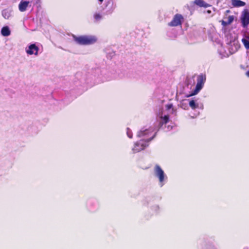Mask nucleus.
Returning <instances> with one entry per match:
<instances>
[{"label":"nucleus","mask_w":249,"mask_h":249,"mask_svg":"<svg viewBox=\"0 0 249 249\" xmlns=\"http://www.w3.org/2000/svg\"><path fill=\"white\" fill-rule=\"evenodd\" d=\"M184 21L183 17L179 14H176L171 22L168 23V25L170 27H176L181 25Z\"/></svg>","instance_id":"7ed1b4c3"},{"label":"nucleus","mask_w":249,"mask_h":249,"mask_svg":"<svg viewBox=\"0 0 249 249\" xmlns=\"http://www.w3.org/2000/svg\"><path fill=\"white\" fill-rule=\"evenodd\" d=\"M163 124H167L169 122V117L167 115H165L163 117Z\"/></svg>","instance_id":"dca6fc26"},{"label":"nucleus","mask_w":249,"mask_h":249,"mask_svg":"<svg viewBox=\"0 0 249 249\" xmlns=\"http://www.w3.org/2000/svg\"><path fill=\"white\" fill-rule=\"evenodd\" d=\"M94 18L96 21H98L102 18V16L99 13H95L93 15Z\"/></svg>","instance_id":"4468645a"},{"label":"nucleus","mask_w":249,"mask_h":249,"mask_svg":"<svg viewBox=\"0 0 249 249\" xmlns=\"http://www.w3.org/2000/svg\"><path fill=\"white\" fill-rule=\"evenodd\" d=\"M231 4L233 7H239L244 6L246 5V3L240 0H231Z\"/></svg>","instance_id":"6e6552de"},{"label":"nucleus","mask_w":249,"mask_h":249,"mask_svg":"<svg viewBox=\"0 0 249 249\" xmlns=\"http://www.w3.org/2000/svg\"><path fill=\"white\" fill-rule=\"evenodd\" d=\"M72 37L74 40L78 44L81 45H88L93 44L97 41V38L92 36H77L73 35Z\"/></svg>","instance_id":"f257e3e1"},{"label":"nucleus","mask_w":249,"mask_h":249,"mask_svg":"<svg viewBox=\"0 0 249 249\" xmlns=\"http://www.w3.org/2000/svg\"><path fill=\"white\" fill-rule=\"evenodd\" d=\"M189 106L193 109H195L198 107V104L196 103V102L194 100H190L189 102Z\"/></svg>","instance_id":"f8f14e48"},{"label":"nucleus","mask_w":249,"mask_h":249,"mask_svg":"<svg viewBox=\"0 0 249 249\" xmlns=\"http://www.w3.org/2000/svg\"><path fill=\"white\" fill-rule=\"evenodd\" d=\"M246 75L249 77V70L246 72Z\"/></svg>","instance_id":"aec40b11"},{"label":"nucleus","mask_w":249,"mask_h":249,"mask_svg":"<svg viewBox=\"0 0 249 249\" xmlns=\"http://www.w3.org/2000/svg\"><path fill=\"white\" fill-rule=\"evenodd\" d=\"M234 20V16H230L228 18V21H224L222 20L220 21L221 24L225 27L229 24H231Z\"/></svg>","instance_id":"1a4fd4ad"},{"label":"nucleus","mask_w":249,"mask_h":249,"mask_svg":"<svg viewBox=\"0 0 249 249\" xmlns=\"http://www.w3.org/2000/svg\"><path fill=\"white\" fill-rule=\"evenodd\" d=\"M1 33L3 36H7L10 35V31L7 26H5L1 29Z\"/></svg>","instance_id":"9b49d317"},{"label":"nucleus","mask_w":249,"mask_h":249,"mask_svg":"<svg viewBox=\"0 0 249 249\" xmlns=\"http://www.w3.org/2000/svg\"><path fill=\"white\" fill-rule=\"evenodd\" d=\"M100 2H102L104 0H98Z\"/></svg>","instance_id":"a878e982"},{"label":"nucleus","mask_w":249,"mask_h":249,"mask_svg":"<svg viewBox=\"0 0 249 249\" xmlns=\"http://www.w3.org/2000/svg\"><path fill=\"white\" fill-rule=\"evenodd\" d=\"M167 109H170L172 107V105L170 104L167 106Z\"/></svg>","instance_id":"6ab92c4d"},{"label":"nucleus","mask_w":249,"mask_h":249,"mask_svg":"<svg viewBox=\"0 0 249 249\" xmlns=\"http://www.w3.org/2000/svg\"><path fill=\"white\" fill-rule=\"evenodd\" d=\"M241 21L244 27H246L249 24V12L245 11L241 17Z\"/></svg>","instance_id":"39448f33"},{"label":"nucleus","mask_w":249,"mask_h":249,"mask_svg":"<svg viewBox=\"0 0 249 249\" xmlns=\"http://www.w3.org/2000/svg\"><path fill=\"white\" fill-rule=\"evenodd\" d=\"M230 12V10H226V12H225V15H227Z\"/></svg>","instance_id":"4be33fe9"},{"label":"nucleus","mask_w":249,"mask_h":249,"mask_svg":"<svg viewBox=\"0 0 249 249\" xmlns=\"http://www.w3.org/2000/svg\"><path fill=\"white\" fill-rule=\"evenodd\" d=\"M195 3L198 6H199V7H205V8H207L209 6H210V5L209 4H207L206 3V2H205L204 1H203V0H196L195 1Z\"/></svg>","instance_id":"9d476101"},{"label":"nucleus","mask_w":249,"mask_h":249,"mask_svg":"<svg viewBox=\"0 0 249 249\" xmlns=\"http://www.w3.org/2000/svg\"><path fill=\"white\" fill-rule=\"evenodd\" d=\"M140 144H141L142 146V144H141L140 143V142H136V143H135V148H136V146H139V145H140Z\"/></svg>","instance_id":"f3484780"},{"label":"nucleus","mask_w":249,"mask_h":249,"mask_svg":"<svg viewBox=\"0 0 249 249\" xmlns=\"http://www.w3.org/2000/svg\"><path fill=\"white\" fill-rule=\"evenodd\" d=\"M148 131V130H145L144 131H141L139 132L138 135L140 137L144 136L145 135L147 134Z\"/></svg>","instance_id":"2eb2a0df"},{"label":"nucleus","mask_w":249,"mask_h":249,"mask_svg":"<svg viewBox=\"0 0 249 249\" xmlns=\"http://www.w3.org/2000/svg\"><path fill=\"white\" fill-rule=\"evenodd\" d=\"M127 135L129 138H132V133H127Z\"/></svg>","instance_id":"a211bd4d"},{"label":"nucleus","mask_w":249,"mask_h":249,"mask_svg":"<svg viewBox=\"0 0 249 249\" xmlns=\"http://www.w3.org/2000/svg\"><path fill=\"white\" fill-rule=\"evenodd\" d=\"M242 42L246 49H249V40L247 39L243 38L242 39Z\"/></svg>","instance_id":"ddd939ff"},{"label":"nucleus","mask_w":249,"mask_h":249,"mask_svg":"<svg viewBox=\"0 0 249 249\" xmlns=\"http://www.w3.org/2000/svg\"><path fill=\"white\" fill-rule=\"evenodd\" d=\"M155 173L156 176L159 178L160 182L161 183L164 178V173L162 169L159 165H156L154 169Z\"/></svg>","instance_id":"20e7f679"},{"label":"nucleus","mask_w":249,"mask_h":249,"mask_svg":"<svg viewBox=\"0 0 249 249\" xmlns=\"http://www.w3.org/2000/svg\"><path fill=\"white\" fill-rule=\"evenodd\" d=\"M206 80V76L205 74H200L197 76V83L195 89L189 95L186 96V97H190L191 96L197 94L199 91L202 89L203 85Z\"/></svg>","instance_id":"f03ea898"},{"label":"nucleus","mask_w":249,"mask_h":249,"mask_svg":"<svg viewBox=\"0 0 249 249\" xmlns=\"http://www.w3.org/2000/svg\"><path fill=\"white\" fill-rule=\"evenodd\" d=\"M143 149V147H142V148H141L140 149H137L136 150H138V151H140V150H142V149Z\"/></svg>","instance_id":"393cba45"},{"label":"nucleus","mask_w":249,"mask_h":249,"mask_svg":"<svg viewBox=\"0 0 249 249\" xmlns=\"http://www.w3.org/2000/svg\"><path fill=\"white\" fill-rule=\"evenodd\" d=\"M156 133H155V134L152 136V137H151V138L148 140V141H151V140L154 138V137L156 136Z\"/></svg>","instance_id":"412c9836"},{"label":"nucleus","mask_w":249,"mask_h":249,"mask_svg":"<svg viewBox=\"0 0 249 249\" xmlns=\"http://www.w3.org/2000/svg\"><path fill=\"white\" fill-rule=\"evenodd\" d=\"M2 15H3V17H4V18H6V15H4V12H3V13H2Z\"/></svg>","instance_id":"5701e85b"},{"label":"nucleus","mask_w":249,"mask_h":249,"mask_svg":"<svg viewBox=\"0 0 249 249\" xmlns=\"http://www.w3.org/2000/svg\"><path fill=\"white\" fill-rule=\"evenodd\" d=\"M2 15H3V17H4V18H6V15H4V12H3V13H2Z\"/></svg>","instance_id":"b1692460"},{"label":"nucleus","mask_w":249,"mask_h":249,"mask_svg":"<svg viewBox=\"0 0 249 249\" xmlns=\"http://www.w3.org/2000/svg\"><path fill=\"white\" fill-rule=\"evenodd\" d=\"M30 2L28 1H25L24 0H21L18 5V9L20 12H24L26 10L27 7L28 6Z\"/></svg>","instance_id":"0eeeda50"},{"label":"nucleus","mask_w":249,"mask_h":249,"mask_svg":"<svg viewBox=\"0 0 249 249\" xmlns=\"http://www.w3.org/2000/svg\"><path fill=\"white\" fill-rule=\"evenodd\" d=\"M39 48L35 44H32L29 46L28 49L26 50L28 54L32 55H37Z\"/></svg>","instance_id":"423d86ee"}]
</instances>
